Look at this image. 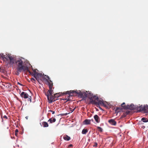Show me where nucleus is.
Returning a JSON list of instances; mask_svg holds the SVG:
<instances>
[{
	"mask_svg": "<svg viewBox=\"0 0 148 148\" xmlns=\"http://www.w3.org/2000/svg\"><path fill=\"white\" fill-rule=\"evenodd\" d=\"M107 108H109L111 107L110 104L106 102H104L103 106Z\"/></svg>",
	"mask_w": 148,
	"mask_h": 148,
	"instance_id": "nucleus-10",
	"label": "nucleus"
},
{
	"mask_svg": "<svg viewBox=\"0 0 148 148\" xmlns=\"http://www.w3.org/2000/svg\"><path fill=\"white\" fill-rule=\"evenodd\" d=\"M8 87H10V86H11V85L10 84H8Z\"/></svg>",
	"mask_w": 148,
	"mask_h": 148,
	"instance_id": "nucleus-35",
	"label": "nucleus"
},
{
	"mask_svg": "<svg viewBox=\"0 0 148 148\" xmlns=\"http://www.w3.org/2000/svg\"><path fill=\"white\" fill-rule=\"evenodd\" d=\"M94 96L93 94L91 92H89L87 94V96L90 100L92 99V97Z\"/></svg>",
	"mask_w": 148,
	"mask_h": 148,
	"instance_id": "nucleus-19",
	"label": "nucleus"
},
{
	"mask_svg": "<svg viewBox=\"0 0 148 148\" xmlns=\"http://www.w3.org/2000/svg\"><path fill=\"white\" fill-rule=\"evenodd\" d=\"M94 118L97 123H99L100 122V118L97 115H95Z\"/></svg>",
	"mask_w": 148,
	"mask_h": 148,
	"instance_id": "nucleus-11",
	"label": "nucleus"
},
{
	"mask_svg": "<svg viewBox=\"0 0 148 148\" xmlns=\"http://www.w3.org/2000/svg\"><path fill=\"white\" fill-rule=\"evenodd\" d=\"M127 112V114H128L129 113V112Z\"/></svg>",
	"mask_w": 148,
	"mask_h": 148,
	"instance_id": "nucleus-39",
	"label": "nucleus"
},
{
	"mask_svg": "<svg viewBox=\"0 0 148 148\" xmlns=\"http://www.w3.org/2000/svg\"><path fill=\"white\" fill-rule=\"evenodd\" d=\"M98 102H97L95 103V104L97 105H101V106H103L104 103V102L103 100H99L98 101Z\"/></svg>",
	"mask_w": 148,
	"mask_h": 148,
	"instance_id": "nucleus-12",
	"label": "nucleus"
},
{
	"mask_svg": "<svg viewBox=\"0 0 148 148\" xmlns=\"http://www.w3.org/2000/svg\"><path fill=\"white\" fill-rule=\"evenodd\" d=\"M77 90H76L75 91L71 90L66 92L64 93L66 94H68L69 95V96L68 97V98L67 100L68 101L70 100L69 99V98L71 96L76 95H77Z\"/></svg>",
	"mask_w": 148,
	"mask_h": 148,
	"instance_id": "nucleus-4",
	"label": "nucleus"
},
{
	"mask_svg": "<svg viewBox=\"0 0 148 148\" xmlns=\"http://www.w3.org/2000/svg\"><path fill=\"white\" fill-rule=\"evenodd\" d=\"M108 122L111 124L115 125L116 124V122L114 119H111L108 121Z\"/></svg>",
	"mask_w": 148,
	"mask_h": 148,
	"instance_id": "nucleus-14",
	"label": "nucleus"
},
{
	"mask_svg": "<svg viewBox=\"0 0 148 148\" xmlns=\"http://www.w3.org/2000/svg\"><path fill=\"white\" fill-rule=\"evenodd\" d=\"M123 109L121 107H118L116 108V109L115 110V113H118L122 111Z\"/></svg>",
	"mask_w": 148,
	"mask_h": 148,
	"instance_id": "nucleus-16",
	"label": "nucleus"
},
{
	"mask_svg": "<svg viewBox=\"0 0 148 148\" xmlns=\"http://www.w3.org/2000/svg\"><path fill=\"white\" fill-rule=\"evenodd\" d=\"M46 80L47 81L48 83V85L49 87V90L47 92L46 94H47V95H48V93L51 94L52 92H53V90H52V88L53 86V83L51 80L47 81V79H46Z\"/></svg>",
	"mask_w": 148,
	"mask_h": 148,
	"instance_id": "nucleus-5",
	"label": "nucleus"
},
{
	"mask_svg": "<svg viewBox=\"0 0 148 148\" xmlns=\"http://www.w3.org/2000/svg\"><path fill=\"white\" fill-rule=\"evenodd\" d=\"M73 146V145L72 144H70L68 146V147H72Z\"/></svg>",
	"mask_w": 148,
	"mask_h": 148,
	"instance_id": "nucleus-32",
	"label": "nucleus"
},
{
	"mask_svg": "<svg viewBox=\"0 0 148 148\" xmlns=\"http://www.w3.org/2000/svg\"><path fill=\"white\" fill-rule=\"evenodd\" d=\"M92 99L90 100V102L92 104H95V103L97 102L96 101H98L99 98L97 96L95 95L92 97Z\"/></svg>",
	"mask_w": 148,
	"mask_h": 148,
	"instance_id": "nucleus-8",
	"label": "nucleus"
},
{
	"mask_svg": "<svg viewBox=\"0 0 148 148\" xmlns=\"http://www.w3.org/2000/svg\"><path fill=\"white\" fill-rule=\"evenodd\" d=\"M141 121L144 122H147L148 121V119L146 118L143 117L141 119Z\"/></svg>",
	"mask_w": 148,
	"mask_h": 148,
	"instance_id": "nucleus-23",
	"label": "nucleus"
},
{
	"mask_svg": "<svg viewBox=\"0 0 148 148\" xmlns=\"http://www.w3.org/2000/svg\"><path fill=\"white\" fill-rule=\"evenodd\" d=\"M31 81L33 82H34L36 81L35 79L34 78H32L31 79Z\"/></svg>",
	"mask_w": 148,
	"mask_h": 148,
	"instance_id": "nucleus-27",
	"label": "nucleus"
},
{
	"mask_svg": "<svg viewBox=\"0 0 148 148\" xmlns=\"http://www.w3.org/2000/svg\"><path fill=\"white\" fill-rule=\"evenodd\" d=\"M53 93V92H52L51 94L49 93H48V95L46 94V95L47 97L48 102L49 103H51L57 100V98L60 95L59 93H57L54 94V95L53 96L52 95Z\"/></svg>",
	"mask_w": 148,
	"mask_h": 148,
	"instance_id": "nucleus-3",
	"label": "nucleus"
},
{
	"mask_svg": "<svg viewBox=\"0 0 148 148\" xmlns=\"http://www.w3.org/2000/svg\"><path fill=\"white\" fill-rule=\"evenodd\" d=\"M0 58L4 61L8 62L10 65H13L15 62L14 57L10 54L4 55L3 53H1L0 54Z\"/></svg>",
	"mask_w": 148,
	"mask_h": 148,
	"instance_id": "nucleus-2",
	"label": "nucleus"
},
{
	"mask_svg": "<svg viewBox=\"0 0 148 148\" xmlns=\"http://www.w3.org/2000/svg\"><path fill=\"white\" fill-rule=\"evenodd\" d=\"M49 112H52V114H54V113H55V112H54V111H52V110H49Z\"/></svg>",
	"mask_w": 148,
	"mask_h": 148,
	"instance_id": "nucleus-30",
	"label": "nucleus"
},
{
	"mask_svg": "<svg viewBox=\"0 0 148 148\" xmlns=\"http://www.w3.org/2000/svg\"><path fill=\"white\" fill-rule=\"evenodd\" d=\"M97 143H95L93 145V147H97Z\"/></svg>",
	"mask_w": 148,
	"mask_h": 148,
	"instance_id": "nucleus-28",
	"label": "nucleus"
},
{
	"mask_svg": "<svg viewBox=\"0 0 148 148\" xmlns=\"http://www.w3.org/2000/svg\"><path fill=\"white\" fill-rule=\"evenodd\" d=\"M63 138L65 140L67 141H69L71 139L70 137L66 135H64Z\"/></svg>",
	"mask_w": 148,
	"mask_h": 148,
	"instance_id": "nucleus-17",
	"label": "nucleus"
},
{
	"mask_svg": "<svg viewBox=\"0 0 148 148\" xmlns=\"http://www.w3.org/2000/svg\"><path fill=\"white\" fill-rule=\"evenodd\" d=\"M56 119L55 118H51L48 120V121L50 123H52L55 122L56 121Z\"/></svg>",
	"mask_w": 148,
	"mask_h": 148,
	"instance_id": "nucleus-20",
	"label": "nucleus"
},
{
	"mask_svg": "<svg viewBox=\"0 0 148 148\" xmlns=\"http://www.w3.org/2000/svg\"><path fill=\"white\" fill-rule=\"evenodd\" d=\"M17 84H18L19 85H22L20 83H19V82H18V83H17Z\"/></svg>",
	"mask_w": 148,
	"mask_h": 148,
	"instance_id": "nucleus-36",
	"label": "nucleus"
},
{
	"mask_svg": "<svg viewBox=\"0 0 148 148\" xmlns=\"http://www.w3.org/2000/svg\"><path fill=\"white\" fill-rule=\"evenodd\" d=\"M18 134H17V133H15V135L16 136H17V135Z\"/></svg>",
	"mask_w": 148,
	"mask_h": 148,
	"instance_id": "nucleus-38",
	"label": "nucleus"
},
{
	"mask_svg": "<svg viewBox=\"0 0 148 148\" xmlns=\"http://www.w3.org/2000/svg\"><path fill=\"white\" fill-rule=\"evenodd\" d=\"M92 121H93V119H92Z\"/></svg>",
	"mask_w": 148,
	"mask_h": 148,
	"instance_id": "nucleus-40",
	"label": "nucleus"
},
{
	"mask_svg": "<svg viewBox=\"0 0 148 148\" xmlns=\"http://www.w3.org/2000/svg\"><path fill=\"white\" fill-rule=\"evenodd\" d=\"M127 109H130L131 110H134L136 108L135 106L133 104H131L130 106L127 105Z\"/></svg>",
	"mask_w": 148,
	"mask_h": 148,
	"instance_id": "nucleus-15",
	"label": "nucleus"
},
{
	"mask_svg": "<svg viewBox=\"0 0 148 148\" xmlns=\"http://www.w3.org/2000/svg\"><path fill=\"white\" fill-rule=\"evenodd\" d=\"M42 126L44 127H48L49 126L48 124L45 121H43L42 123ZM42 126V125H41Z\"/></svg>",
	"mask_w": 148,
	"mask_h": 148,
	"instance_id": "nucleus-18",
	"label": "nucleus"
},
{
	"mask_svg": "<svg viewBox=\"0 0 148 148\" xmlns=\"http://www.w3.org/2000/svg\"><path fill=\"white\" fill-rule=\"evenodd\" d=\"M25 60L22 57H20L18 58L16 61L15 63H16L17 66L16 68L17 73H18L17 75H18L19 73H21L22 71H29L28 67L26 66L25 62Z\"/></svg>",
	"mask_w": 148,
	"mask_h": 148,
	"instance_id": "nucleus-1",
	"label": "nucleus"
},
{
	"mask_svg": "<svg viewBox=\"0 0 148 148\" xmlns=\"http://www.w3.org/2000/svg\"><path fill=\"white\" fill-rule=\"evenodd\" d=\"M75 108L74 109H73L72 108H70V111L71 112H73L74 111V110H75Z\"/></svg>",
	"mask_w": 148,
	"mask_h": 148,
	"instance_id": "nucleus-29",
	"label": "nucleus"
},
{
	"mask_svg": "<svg viewBox=\"0 0 148 148\" xmlns=\"http://www.w3.org/2000/svg\"><path fill=\"white\" fill-rule=\"evenodd\" d=\"M90 120L85 119L84 121L85 124L86 125L90 124Z\"/></svg>",
	"mask_w": 148,
	"mask_h": 148,
	"instance_id": "nucleus-21",
	"label": "nucleus"
},
{
	"mask_svg": "<svg viewBox=\"0 0 148 148\" xmlns=\"http://www.w3.org/2000/svg\"><path fill=\"white\" fill-rule=\"evenodd\" d=\"M88 132V130L87 129H83L82 131V133L83 134H86Z\"/></svg>",
	"mask_w": 148,
	"mask_h": 148,
	"instance_id": "nucleus-24",
	"label": "nucleus"
},
{
	"mask_svg": "<svg viewBox=\"0 0 148 148\" xmlns=\"http://www.w3.org/2000/svg\"><path fill=\"white\" fill-rule=\"evenodd\" d=\"M77 94L79 96H80L81 97H84V96L85 97H86V93L84 94V96H83V94L80 91H79V92H77Z\"/></svg>",
	"mask_w": 148,
	"mask_h": 148,
	"instance_id": "nucleus-13",
	"label": "nucleus"
},
{
	"mask_svg": "<svg viewBox=\"0 0 148 148\" xmlns=\"http://www.w3.org/2000/svg\"><path fill=\"white\" fill-rule=\"evenodd\" d=\"M21 96L22 98L24 99L27 98L29 96L28 95L26 92H23L21 94Z\"/></svg>",
	"mask_w": 148,
	"mask_h": 148,
	"instance_id": "nucleus-9",
	"label": "nucleus"
},
{
	"mask_svg": "<svg viewBox=\"0 0 148 148\" xmlns=\"http://www.w3.org/2000/svg\"><path fill=\"white\" fill-rule=\"evenodd\" d=\"M69 114V113H66L65 114H64L65 115H67V114Z\"/></svg>",
	"mask_w": 148,
	"mask_h": 148,
	"instance_id": "nucleus-37",
	"label": "nucleus"
},
{
	"mask_svg": "<svg viewBox=\"0 0 148 148\" xmlns=\"http://www.w3.org/2000/svg\"><path fill=\"white\" fill-rule=\"evenodd\" d=\"M139 110L140 111H144L147 112L148 111V106L147 105L143 106L141 105L139 106Z\"/></svg>",
	"mask_w": 148,
	"mask_h": 148,
	"instance_id": "nucleus-7",
	"label": "nucleus"
},
{
	"mask_svg": "<svg viewBox=\"0 0 148 148\" xmlns=\"http://www.w3.org/2000/svg\"><path fill=\"white\" fill-rule=\"evenodd\" d=\"M125 103H123L121 105V106L123 107L124 109H127V106L125 105Z\"/></svg>",
	"mask_w": 148,
	"mask_h": 148,
	"instance_id": "nucleus-22",
	"label": "nucleus"
},
{
	"mask_svg": "<svg viewBox=\"0 0 148 148\" xmlns=\"http://www.w3.org/2000/svg\"><path fill=\"white\" fill-rule=\"evenodd\" d=\"M3 118H5V119H7L8 118H7V116H5V115L4 116H3Z\"/></svg>",
	"mask_w": 148,
	"mask_h": 148,
	"instance_id": "nucleus-33",
	"label": "nucleus"
},
{
	"mask_svg": "<svg viewBox=\"0 0 148 148\" xmlns=\"http://www.w3.org/2000/svg\"><path fill=\"white\" fill-rule=\"evenodd\" d=\"M27 98H28V101L30 102L32 101V97L31 96H28V97Z\"/></svg>",
	"mask_w": 148,
	"mask_h": 148,
	"instance_id": "nucleus-26",
	"label": "nucleus"
},
{
	"mask_svg": "<svg viewBox=\"0 0 148 148\" xmlns=\"http://www.w3.org/2000/svg\"><path fill=\"white\" fill-rule=\"evenodd\" d=\"M34 76L36 80L38 82L39 80L40 79V78L43 77L42 74L36 72V71L34 72Z\"/></svg>",
	"mask_w": 148,
	"mask_h": 148,
	"instance_id": "nucleus-6",
	"label": "nucleus"
},
{
	"mask_svg": "<svg viewBox=\"0 0 148 148\" xmlns=\"http://www.w3.org/2000/svg\"><path fill=\"white\" fill-rule=\"evenodd\" d=\"M47 78L48 79H49V80H50V78H49V77L48 76H47Z\"/></svg>",
	"mask_w": 148,
	"mask_h": 148,
	"instance_id": "nucleus-34",
	"label": "nucleus"
},
{
	"mask_svg": "<svg viewBox=\"0 0 148 148\" xmlns=\"http://www.w3.org/2000/svg\"><path fill=\"white\" fill-rule=\"evenodd\" d=\"M97 128L98 130L100 132H102L103 131V129L99 127H97Z\"/></svg>",
	"mask_w": 148,
	"mask_h": 148,
	"instance_id": "nucleus-25",
	"label": "nucleus"
},
{
	"mask_svg": "<svg viewBox=\"0 0 148 148\" xmlns=\"http://www.w3.org/2000/svg\"><path fill=\"white\" fill-rule=\"evenodd\" d=\"M18 132H19L18 130V129H16L15 131V132L16 133H18Z\"/></svg>",
	"mask_w": 148,
	"mask_h": 148,
	"instance_id": "nucleus-31",
	"label": "nucleus"
}]
</instances>
